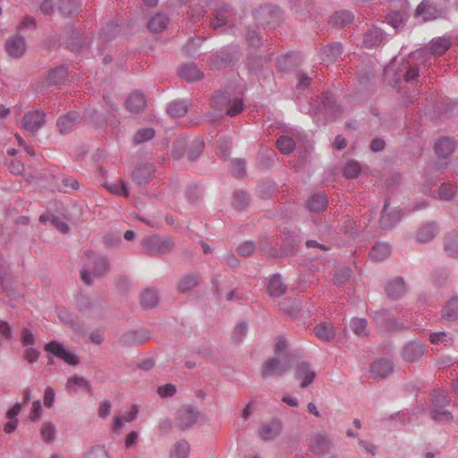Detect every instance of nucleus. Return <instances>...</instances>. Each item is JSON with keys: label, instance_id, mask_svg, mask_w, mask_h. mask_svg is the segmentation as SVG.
Wrapping results in <instances>:
<instances>
[{"label": "nucleus", "instance_id": "1", "mask_svg": "<svg viewBox=\"0 0 458 458\" xmlns=\"http://www.w3.org/2000/svg\"><path fill=\"white\" fill-rule=\"evenodd\" d=\"M107 269L108 264L105 257L87 254L85 267L81 272V280L89 285L94 278L101 276Z\"/></svg>", "mask_w": 458, "mask_h": 458}, {"label": "nucleus", "instance_id": "2", "mask_svg": "<svg viewBox=\"0 0 458 458\" xmlns=\"http://www.w3.org/2000/svg\"><path fill=\"white\" fill-rule=\"evenodd\" d=\"M291 360L290 355H275L267 360L262 366V377L267 378L272 376H282L290 369Z\"/></svg>", "mask_w": 458, "mask_h": 458}, {"label": "nucleus", "instance_id": "3", "mask_svg": "<svg viewBox=\"0 0 458 458\" xmlns=\"http://www.w3.org/2000/svg\"><path fill=\"white\" fill-rule=\"evenodd\" d=\"M212 106L216 110L225 108L226 114L230 116L240 114L243 109V104L241 99L234 98L233 100H227L226 97L223 94H217L213 98Z\"/></svg>", "mask_w": 458, "mask_h": 458}, {"label": "nucleus", "instance_id": "4", "mask_svg": "<svg viewBox=\"0 0 458 458\" xmlns=\"http://www.w3.org/2000/svg\"><path fill=\"white\" fill-rule=\"evenodd\" d=\"M46 115L40 110H32L25 113L21 119V128L31 133H36L45 123Z\"/></svg>", "mask_w": 458, "mask_h": 458}, {"label": "nucleus", "instance_id": "5", "mask_svg": "<svg viewBox=\"0 0 458 458\" xmlns=\"http://www.w3.org/2000/svg\"><path fill=\"white\" fill-rule=\"evenodd\" d=\"M44 350L70 365H77L79 363V358L74 353L67 351L64 344L59 342L51 341L46 344Z\"/></svg>", "mask_w": 458, "mask_h": 458}, {"label": "nucleus", "instance_id": "6", "mask_svg": "<svg viewBox=\"0 0 458 458\" xmlns=\"http://www.w3.org/2000/svg\"><path fill=\"white\" fill-rule=\"evenodd\" d=\"M426 352L427 346L424 344L411 341L403 346L401 356L406 362H416L424 356Z\"/></svg>", "mask_w": 458, "mask_h": 458}, {"label": "nucleus", "instance_id": "7", "mask_svg": "<svg viewBox=\"0 0 458 458\" xmlns=\"http://www.w3.org/2000/svg\"><path fill=\"white\" fill-rule=\"evenodd\" d=\"M174 242L170 238L150 236L143 243V248L150 253H161L170 250Z\"/></svg>", "mask_w": 458, "mask_h": 458}, {"label": "nucleus", "instance_id": "8", "mask_svg": "<svg viewBox=\"0 0 458 458\" xmlns=\"http://www.w3.org/2000/svg\"><path fill=\"white\" fill-rule=\"evenodd\" d=\"M26 40L21 36L15 35L6 40L5 51L12 58L21 57L26 52Z\"/></svg>", "mask_w": 458, "mask_h": 458}, {"label": "nucleus", "instance_id": "9", "mask_svg": "<svg viewBox=\"0 0 458 458\" xmlns=\"http://www.w3.org/2000/svg\"><path fill=\"white\" fill-rule=\"evenodd\" d=\"M316 377V372L307 362H300L295 369V378L299 380L301 388L310 386Z\"/></svg>", "mask_w": 458, "mask_h": 458}, {"label": "nucleus", "instance_id": "10", "mask_svg": "<svg viewBox=\"0 0 458 458\" xmlns=\"http://www.w3.org/2000/svg\"><path fill=\"white\" fill-rule=\"evenodd\" d=\"M441 10L437 9L428 0H423L415 12L416 18H421L422 21L435 20L441 15Z\"/></svg>", "mask_w": 458, "mask_h": 458}, {"label": "nucleus", "instance_id": "11", "mask_svg": "<svg viewBox=\"0 0 458 458\" xmlns=\"http://www.w3.org/2000/svg\"><path fill=\"white\" fill-rule=\"evenodd\" d=\"M389 202H386L384 205L382 216L380 219V225L383 228H391L395 225L401 219L402 214L398 210L390 211Z\"/></svg>", "mask_w": 458, "mask_h": 458}, {"label": "nucleus", "instance_id": "12", "mask_svg": "<svg viewBox=\"0 0 458 458\" xmlns=\"http://www.w3.org/2000/svg\"><path fill=\"white\" fill-rule=\"evenodd\" d=\"M393 371V364L386 359H380L374 361L370 372L374 377L384 378Z\"/></svg>", "mask_w": 458, "mask_h": 458}, {"label": "nucleus", "instance_id": "13", "mask_svg": "<svg viewBox=\"0 0 458 458\" xmlns=\"http://www.w3.org/2000/svg\"><path fill=\"white\" fill-rule=\"evenodd\" d=\"M455 144L454 140L448 137L439 139L435 144V152L438 157L446 158L454 151Z\"/></svg>", "mask_w": 458, "mask_h": 458}, {"label": "nucleus", "instance_id": "14", "mask_svg": "<svg viewBox=\"0 0 458 458\" xmlns=\"http://www.w3.org/2000/svg\"><path fill=\"white\" fill-rule=\"evenodd\" d=\"M178 74L180 78L188 81L200 80L203 76L200 70L192 63L182 65L178 71Z\"/></svg>", "mask_w": 458, "mask_h": 458}, {"label": "nucleus", "instance_id": "15", "mask_svg": "<svg viewBox=\"0 0 458 458\" xmlns=\"http://www.w3.org/2000/svg\"><path fill=\"white\" fill-rule=\"evenodd\" d=\"M281 429L282 425L280 421L271 420L261 427L259 436L264 440H271L279 435Z\"/></svg>", "mask_w": 458, "mask_h": 458}, {"label": "nucleus", "instance_id": "16", "mask_svg": "<svg viewBox=\"0 0 458 458\" xmlns=\"http://www.w3.org/2000/svg\"><path fill=\"white\" fill-rule=\"evenodd\" d=\"M197 420V413L190 407L182 408L178 412V424L182 428L191 427Z\"/></svg>", "mask_w": 458, "mask_h": 458}, {"label": "nucleus", "instance_id": "17", "mask_svg": "<svg viewBox=\"0 0 458 458\" xmlns=\"http://www.w3.org/2000/svg\"><path fill=\"white\" fill-rule=\"evenodd\" d=\"M445 253L452 258H458V233L451 232L446 234L444 240Z\"/></svg>", "mask_w": 458, "mask_h": 458}, {"label": "nucleus", "instance_id": "18", "mask_svg": "<svg viewBox=\"0 0 458 458\" xmlns=\"http://www.w3.org/2000/svg\"><path fill=\"white\" fill-rule=\"evenodd\" d=\"M315 335L321 341L329 342L334 339L335 332L331 324L323 322L314 328Z\"/></svg>", "mask_w": 458, "mask_h": 458}, {"label": "nucleus", "instance_id": "19", "mask_svg": "<svg viewBox=\"0 0 458 458\" xmlns=\"http://www.w3.org/2000/svg\"><path fill=\"white\" fill-rule=\"evenodd\" d=\"M146 106V100L142 94L135 92L130 95L126 100V108L130 112L139 113Z\"/></svg>", "mask_w": 458, "mask_h": 458}, {"label": "nucleus", "instance_id": "20", "mask_svg": "<svg viewBox=\"0 0 458 458\" xmlns=\"http://www.w3.org/2000/svg\"><path fill=\"white\" fill-rule=\"evenodd\" d=\"M154 166L152 165L147 164L139 166L134 170L133 178L140 184L146 183L150 180V178L154 174Z\"/></svg>", "mask_w": 458, "mask_h": 458}, {"label": "nucleus", "instance_id": "21", "mask_svg": "<svg viewBox=\"0 0 458 458\" xmlns=\"http://www.w3.org/2000/svg\"><path fill=\"white\" fill-rule=\"evenodd\" d=\"M78 122V114L74 112L62 116L57 121V127L61 133H67L73 129Z\"/></svg>", "mask_w": 458, "mask_h": 458}, {"label": "nucleus", "instance_id": "22", "mask_svg": "<svg viewBox=\"0 0 458 458\" xmlns=\"http://www.w3.org/2000/svg\"><path fill=\"white\" fill-rule=\"evenodd\" d=\"M327 205V199L323 194H314L307 201V208L314 213L324 210Z\"/></svg>", "mask_w": 458, "mask_h": 458}, {"label": "nucleus", "instance_id": "23", "mask_svg": "<svg viewBox=\"0 0 458 458\" xmlns=\"http://www.w3.org/2000/svg\"><path fill=\"white\" fill-rule=\"evenodd\" d=\"M286 289L285 284L283 283L279 276H272L268 279L267 293L271 296H280L284 293Z\"/></svg>", "mask_w": 458, "mask_h": 458}, {"label": "nucleus", "instance_id": "24", "mask_svg": "<svg viewBox=\"0 0 458 458\" xmlns=\"http://www.w3.org/2000/svg\"><path fill=\"white\" fill-rule=\"evenodd\" d=\"M40 437L46 443H52L56 437V428L53 422L49 420L44 421L40 426Z\"/></svg>", "mask_w": 458, "mask_h": 458}, {"label": "nucleus", "instance_id": "25", "mask_svg": "<svg viewBox=\"0 0 458 458\" xmlns=\"http://www.w3.org/2000/svg\"><path fill=\"white\" fill-rule=\"evenodd\" d=\"M437 226L435 224H427L418 232V241L425 243L432 240L437 233Z\"/></svg>", "mask_w": 458, "mask_h": 458}, {"label": "nucleus", "instance_id": "26", "mask_svg": "<svg viewBox=\"0 0 458 458\" xmlns=\"http://www.w3.org/2000/svg\"><path fill=\"white\" fill-rule=\"evenodd\" d=\"M391 247L385 242H379L374 245L370 251V257L376 261H381L390 255Z\"/></svg>", "mask_w": 458, "mask_h": 458}, {"label": "nucleus", "instance_id": "27", "mask_svg": "<svg viewBox=\"0 0 458 458\" xmlns=\"http://www.w3.org/2000/svg\"><path fill=\"white\" fill-rule=\"evenodd\" d=\"M66 388L68 391L73 393L79 390L88 391L89 389V384L84 377L74 376L68 379Z\"/></svg>", "mask_w": 458, "mask_h": 458}, {"label": "nucleus", "instance_id": "28", "mask_svg": "<svg viewBox=\"0 0 458 458\" xmlns=\"http://www.w3.org/2000/svg\"><path fill=\"white\" fill-rule=\"evenodd\" d=\"M190 445L186 441H178L171 448L169 458H188Z\"/></svg>", "mask_w": 458, "mask_h": 458}, {"label": "nucleus", "instance_id": "29", "mask_svg": "<svg viewBox=\"0 0 458 458\" xmlns=\"http://www.w3.org/2000/svg\"><path fill=\"white\" fill-rule=\"evenodd\" d=\"M405 292L404 283L401 278H395L388 283L386 293L391 298H398Z\"/></svg>", "mask_w": 458, "mask_h": 458}, {"label": "nucleus", "instance_id": "30", "mask_svg": "<svg viewBox=\"0 0 458 458\" xmlns=\"http://www.w3.org/2000/svg\"><path fill=\"white\" fill-rule=\"evenodd\" d=\"M141 305L145 308H153L158 302V296L156 290L151 288L145 289L140 295Z\"/></svg>", "mask_w": 458, "mask_h": 458}, {"label": "nucleus", "instance_id": "31", "mask_svg": "<svg viewBox=\"0 0 458 458\" xmlns=\"http://www.w3.org/2000/svg\"><path fill=\"white\" fill-rule=\"evenodd\" d=\"M328 439L325 435L315 434L310 437V448L314 452H324L328 447Z\"/></svg>", "mask_w": 458, "mask_h": 458}, {"label": "nucleus", "instance_id": "32", "mask_svg": "<svg viewBox=\"0 0 458 458\" xmlns=\"http://www.w3.org/2000/svg\"><path fill=\"white\" fill-rule=\"evenodd\" d=\"M451 44L447 38H437L431 41V53L435 55H442L450 47Z\"/></svg>", "mask_w": 458, "mask_h": 458}, {"label": "nucleus", "instance_id": "33", "mask_svg": "<svg viewBox=\"0 0 458 458\" xmlns=\"http://www.w3.org/2000/svg\"><path fill=\"white\" fill-rule=\"evenodd\" d=\"M443 318L454 320L458 318V298L451 299L442 310Z\"/></svg>", "mask_w": 458, "mask_h": 458}, {"label": "nucleus", "instance_id": "34", "mask_svg": "<svg viewBox=\"0 0 458 458\" xmlns=\"http://www.w3.org/2000/svg\"><path fill=\"white\" fill-rule=\"evenodd\" d=\"M382 41V34L379 29L373 28L369 30V32H367L364 36V45L367 47H372L375 46H377Z\"/></svg>", "mask_w": 458, "mask_h": 458}, {"label": "nucleus", "instance_id": "35", "mask_svg": "<svg viewBox=\"0 0 458 458\" xmlns=\"http://www.w3.org/2000/svg\"><path fill=\"white\" fill-rule=\"evenodd\" d=\"M166 25L167 18L164 14L157 13L150 19L148 29L153 32H160L166 28Z\"/></svg>", "mask_w": 458, "mask_h": 458}, {"label": "nucleus", "instance_id": "36", "mask_svg": "<svg viewBox=\"0 0 458 458\" xmlns=\"http://www.w3.org/2000/svg\"><path fill=\"white\" fill-rule=\"evenodd\" d=\"M81 6L79 0H59V10L64 15H71Z\"/></svg>", "mask_w": 458, "mask_h": 458}, {"label": "nucleus", "instance_id": "37", "mask_svg": "<svg viewBox=\"0 0 458 458\" xmlns=\"http://www.w3.org/2000/svg\"><path fill=\"white\" fill-rule=\"evenodd\" d=\"M350 327L356 335L360 337L368 335V324L366 319L359 318H352Z\"/></svg>", "mask_w": 458, "mask_h": 458}, {"label": "nucleus", "instance_id": "38", "mask_svg": "<svg viewBox=\"0 0 458 458\" xmlns=\"http://www.w3.org/2000/svg\"><path fill=\"white\" fill-rule=\"evenodd\" d=\"M188 111L187 105L182 101H174L167 108L169 115L174 118L183 116Z\"/></svg>", "mask_w": 458, "mask_h": 458}, {"label": "nucleus", "instance_id": "39", "mask_svg": "<svg viewBox=\"0 0 458 458\" xmlns=\"http://www.w3.org/2000/svg\"><path fill=\"white\" fill-rule=\"evenodd\" d=\"M352 20L353 15L347 11L336 12L332 18L333 24L341 27L350 24Z\"/></svg>", "mask_w": 458, "mask_h": 458}, {"label": "nucleus", "instance_id": "40", "mask_svg": "<svg viewBox=\"0 0 458 458\" xmlns=\"http://www.w3.org/2000/svg\"><path fill=\"white\" fill-rule=\"evenodd\" d=\"M450 402L449 397L443 390H436L432 394L431 403L434 406L433 409L443 408Z\"/></svg>", "mask_w": 458, "mask_h": 458}, {"label": "nucleus", "instance_id": "41", "mask_svg": "<svg viewBox=\"0 0 458 458\" xmlns=\"http://www.w3.org/2000/svg\"><path fill=\"white\" fill-rule=\"evenodd\" d=\"M67 78V72L64 67H59L52 70L47 76V82L49 84H59L64 81Z\"/></svg>", "mask_w": 458, "mask_h": 458}, {"label": "nucleus", "instance_id": "42", "mask_svg": "<svg viewBox=\"0 0 458 458\" xmlns=\"http://www.w3.org/2000/svg\"><path fill=\"white\" fill-rule=\"evenodd\" d=\"M276 145L283 154H289L293 150L295 146L293 140L286 136L280 137L276 141Z\"/></svg>", "mask_w": 458, "mask_h": 458}, {"label": "nucleus", "instance_id": "43", "mask_svg": "<svg viewBox=\"0 0 458 458\" xmlns=\"http://www.w3.org/2000/svg\"><path fill=\"white\" fill-rule=\"evenodd\" d=\"M106 188L107 189V191L109 192H111L113 194L124 196V197L129 196V192H128L126 186L121 181H117V182H111V183H106Z\"/></svg>", "mask_w": 458, "mask_h": 458}, {"label": "nucleus", "instance_id": "44", "mask_svg": "<svg viewBox=\"0 0 458 458\" xmlns=\"http://www.w3.org/2000/svg\"><path fill=\"white\" fill-rule=\"evenodd\" d=\"M432 419L439 423H449L453 420V415L450 411L442 410V408L433 409Z\"/></svg>", "mask_w": 458, "mask_h": 458}, {"label": "nucleus", "instance_id": "45", "mask_svg": "<svg viewBox=\"0 0 458 458\" xmlns=\"http://www.w3.org/2000/svg\"><path fill=\"white\" fill-rule=\"evenodd\" d=\"M360 173V165L356 161H350L344 168V174L346 178H354Z\"/></svg>", "mask_w": 458, "mask_h": 458}, {"label": "nucleus", "instance_id": "46", "mask_svg": "<svg viewBox=\"0 0 458 458\" xmlns=\"http://www.w3.org/2000/svg\"><path fill=\"white\" fill-rule=\"evenodd\" d=\"M155 136V131L151 128H144L139 130L133 136L136 143H142L146 140L152 139Z\"/></svg>", "mask_w": 458, "mask_h": 458}, {"label": "nucleus", "instance_id": "47", "mask_svg": "<svg viewBox=\"0 0 458 458\" xmlns=\"http://www.w3.org/2000/svg\"><path fill=\"white\" fill-rule=\"evenodd\" d=\"M455 194L454 187L450 183H443L438 190L439 199L444 200H450Z\"/></svg>", "mask_w": 458, "mask_h": 458}, {"label": "nucleus", "instance_id": "48", "mask_svg": "<svg viewBox=\"0 0 458 458\" xmlns=\"http://www.w3.org/2000/svg\"><path fill=\"white\" fill-rule=\"evenodd\" d=\"M198 284V279L194 276H187L183 277L178 284L180 292H187Z\"/></svg>", "mask_w": 458, "mask_h": 458}, {"label": "nucleus", "instance_id": "49", "mask_svg": "<svg viewBox=\"0 0 458 458\" xmlns=\"http://www.w3.org/2000/svg\"><path fill=\"white\" fill-rule=\"evenodd\" d=\"M249 201V197L244 191H236L233 194V205L238 209L243 208Z\"/></svg>", "mask_w": 458, "mask_h": 458}, {"label": "nucleus", "instance_id": "50", "mask_svg": "<svg viewBox=\"0 0 458 458\" xmlns=\"http://www.w3.org/2000/svg\"><path fill=\"white\" fill-rule=\"evenodd\" d=\"M36 338L34 334L28 328H23L21 334V342L24 347L33 346Z\"/></svg>", "mask_w": 458, "mask_h": 458}, {"label": "nucleus", "instance_id": "51", "mask_svg": "<svg viewBox=\"0 0 458 458\" xmlns=\"http://www.w3.org/2000/svg\"><path fill=\"white\" fill-rule=\"evenodd\" d=\"M451 340L445 332H436L429 335V341L432 344H447Z\"/></svg>", "mask_w": 458, "mask_h": 458}, {"label": "nucleus", "instance_id": "52", "mask_svg": "<svg viewBox=\"0 0 458 458\" xmlns=\"http://www.w3.org/2000/svg\"><path fill=\"white\" fill-rule=\"evenodd\" d=\"M226 21V10H217L216 11L215 18L211 21V25L214 29H218L224 24H225Z\"/></svg>", "mask_w": 458, "mask_h": 458}, {"label": "nucleus", "instance_id": "53", "mask_svg": "<svg viewBox=\"0 0 458 458\" xmlns=\"http://www.w3.org/2000/svg\"><path fill=\"white\" fill-rule=\"evenodd\" d=\"M39 354V352L33 346L26 347L23 351V358L30 364L38 360Z\"/></svg>", "mask_w": 458, "mask_h": 458}, {"label": "nucleus", "instance_id": "54", "mask_svg": "<svg viewBox=\"0 0 458 458\" xmlns=\"http://www.w3.org/2000/svg\"><path fill=\"white\" fill-rule=\"evenodd\" d=\"M351 276V270L348 267L340 268L335 275V283L338 285L347 282Z\"/></svg>", "mask_w": 458, "mask_h": 458}, {"label": "nucleus", "instance_id": "55", "mask_svg": "<svg viewBox=\"0 0 458 458\" xmlns=\"http://www.w3.org/2000/svg\"><path fill=\"white\" fill-rule=\"evenodd\" d=\"M403 15L399 12H391L386 16V21L393 28H398L403 23Z\"/></svg>", "mask_w": 458, "mask_h": 458}, {"label": "nucleus", "instance_id": "56", "mask_svg": "<svg viewBox=\"0 0 458 458\" xmlns=\"http://www.w3.org/2000/svg\"><path fill=\"white\" fill-rule=\"evenodd\" d=\"M41 412H42V408H41L40 401L39 400L34 401L32 403V406H31L30 416H29L30 420L31 421H37L40 418Z\"/></svg>", "mask_w": 458, "mask_h": 458}, {"label": "nucleus", "instance_id": "57", "mask_svg": "<svg viewBox=\"0 0 458 458\" xmlns=\"http://www.w3.org/2000/svg\"><path fill=\"white\" fill-rule=\"evenodd\" d=\"M55 393L51 386H47L44 393V405L47 408H51L55 403Z\"/></svg>", "mask_w": 458, "mask_h": 458}, {"label": "nucleus", "instance_id": "58", "mask_svg": "<svg viewBox=\"0 0 458 458\" xmlns=\"http://www.w3.org/2000/svg\"><path fill=\"white\" fill-rule=\"evenodd\" d=\"M254 251L252 242H244L238 247V253L242 257H249Z\"/></svg>", "mask_w": 458, "mask_h": 458}, {"label": "nucleus", "instance_id": "59", "mask_svg": "<svg viewBox=\"0 0 458 458\" xmlns=\"http://www.w3.org/2000/svg\"><path fill=\"white\" fill-rule=\"evenodd\" d=\"M245 163L241 159H235L232 162V171L235 176H242L244 174Z\"/></svg>", "mask_w": 458, "mask_h": 458}, {"label": "nucleus", "instance_id": "60", "mask_svg": "<svg viewBox=\"0 0 458 458\" xmlns=\"http://www.w3.org/2000/svg\"><path fill=\"white\" fill-rule=\"evenodd\" d=\"M176 392V388L174 385L167 384L162 386H159L157 389V393L161 397H168L174 394Z\"/></svg>", "mask_w": 458, "mask_h": 458}, {"label": "nucleus", "instance_id": "61", "mask_svg": "<svg viewBox=\"0 0 458 458\" xmlns=\"http://www.w3.org/2000/svg\"><path fill=\"white\" fill-rule=\"evenodd\" d=\"M286 350H287L286 341L283 338L277 339V341L276 343V347H275V355H279V356L289 355V353L286 352Z\"/></svg>", "mask_w": 458, "mask_h": 458}, {"label": "nucleus", "instance_id": "62", "mask_svg": "<svg viewBox=\"0 0 458 458\" xmlns=\"http://www.w3.org/2000/svg\"><path fill=\"white\" fill-rule=\"evenodd\" d=\"M22 409V403H15L6 412V417L8 420H17L18 414L21 412Z\"/></svg>", "mask_w": 458, "mask_h": 458}, {"label": "nucleus", "instance_id": "63", "mask_svg": "<svg viewBox=\"0 0 458 458\" xmlns=\"http://www.w3.org/2000/svg\"><path fill=\"white\" fill-rule=\"evenodd\" d=\"M89 458H108L106 450L102 446H96L89 452Z\"/></svg>", "mask_w": 458, "mask_h": 458}, {"label": "nucleus", "instance_id": "64", "mask_svg": "<svg viewBox=\"0 0 458 458\" xmlns=\"http://www.w3.org/2000/svg\"><path fill=\"white\" fill-rule=\"evenodd\" d=\"M0 335L2 338L9 340L12 337V328L11 326L5 322L0 320Z\"/></svg>", "mask_w": 458, "mask_h": 458}]
</instances>
